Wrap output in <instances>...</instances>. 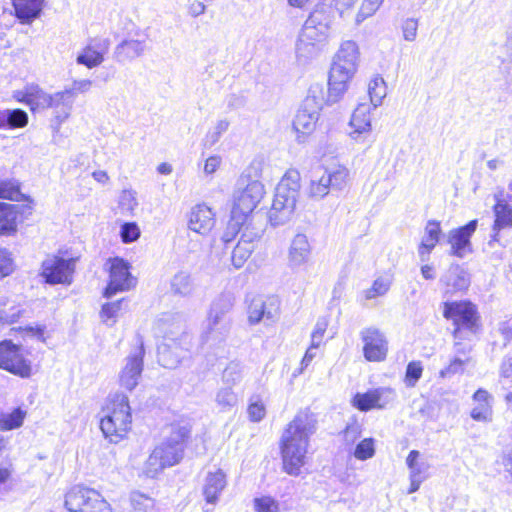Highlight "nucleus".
Returning <instances> with one entry per match:
<instances>
[{
    "instance_id": "nucleus-3",
    "label": "nucleus",
    "mask_w": 512,
    "mask_h": 512,
    "mask_svg": "<svg viewBox=\"0 0 512 512\" xmlns=\"http://www.w3.org/2000/svg\"><path fill=\"white\" fill-rule=\"evenodd\" d=\"M190 427L184 423H172L163 441L157 445L146 461L145 473L154 478L165 468L177 465L184 456Z\"/></svg>"
},
{
    "instance_id": "nucleus-23",
    "label": "nucleus",
    "mask_w": 512,
    "mask_h": 512,
    "mask_svg": "<svg viewBox=\"0 0 512 512\" xmlns=\"http://www.w3.org/2000/svg\"><path fill=\"white\" fill-rule=\"evenodd\" d=\"M477 223L474 219L464 226L449 231L447 243L451 245V255L463 258L467 253L472 252L470 238L477 228Z\"/></svg>"
},
{
    "instance_id": "nucleus-64",
    "label": "nucleus",
    "mask_w": 512,
    "mask_h": 512,
    "mask_svg": "<svg viewBox=\"0 0 512 512\" xmlns=\"http://www.w3.org/2000/svg\"><path fill=\"white\" fill-rule=\"evenodd\" d=\"M254 503L257 512H278V505L271 497L256 498Z\"/></svg>"
},
{
    "instance_id": "nucleus-1",
    "label": "nucleus",
    "mask_w": 512,
    "mask_h": 512,
    "mask_svg": "<svg viewBox=\"0 0 512 512\" xmlns=\"http://www.w3.org/2000/svg\"><path fill=\"white\" fill-rule=\"evenodd\" d=\"M317 416L309 409L300 410L283 431L280 449L283 469L297 476L306 463V454L311 436L317 430Z\"/></svg>"
},
{
    "instance_id": "nucleus-13",
    "label": "nucleus",
    "mask_w": 512,
    "mask_h": 512,
    "mask_svg": "<svg viewBox=\"0 0 512 512\" xmlns=\"http://www.w3.org/2000/svg\"><path fill=\"white\" fill-rule=\"evenodd\" d=\"M264 193V186L259 181H251L244 189L236 192L231 210L233 217L238 220L242 218L246 221L263 198Z\"/></svg>"
},
{
    "instance_id": "nucleus-36",
    "label": "nucleus",
    "mask_w": 512,
    "mask_h": 512,
    "mask_svg": "<svg viewBox=\"0 0 512 512\" xmlns=\"http://www.w3.org/2000/svg\"><path fill=\"white\" fill-rule=\"evenodd\" d=\"M419 456V451L411 450L406 458V464L410 470V477L426 480L429 476L428 470L430 466L427 462H418Z\"/></svg>"
},
{
    "instance_id": "nucleus-62",
    "label": "nucleus",
    "mask_w": 512,
    "mask_h": 512,
    "mask_svg": "<svg viewBox=\"0 0 512 512\" xmlns=\"http://www.w3.org/2000/svg\"><path fill=\"white\" fill-rule=\"evenodd\" d=\"M491 415L492 409L490 403L478 404L471 411V417L476 421H489L491 420Z\"/></svg>"
},
{
    "instance_id": "nucleus-24",
    "label": "nucleus",
    "mask_w": 512,
    "mask_h": 512,
    "mask_svg": "<svg viewBox=\"0 0 512 512\" xmlns=\"http://www.w3.org/2000/svg\"><path fill=\"white\" fill-rule=\"evenodd\" d=\"M110 41L105 38H97L91 42L78 54L76 62L87 68H94L104 61V55L108 52Z\"/></svg>"
},
{
    "instance_id": "nucleus-45",
    "label": "nucleus",
    "mask_w": 512,
    "mask_h": 512,
    "mask_svg": "<svg viewBox=\"0 0 512 512\" xmlns=\"http://www.w3.org/2000/svg\"><path fill=\"white\" fill-rule=\"evenodd\" d=\"M376 409H384L388 405L392 404L397 394L393 388L390 387H378L373 389Z\"/></svg>"
},
{
    "instance_id": "nucleus-41",
    "label": "nucleus",
    "mask_w": 512,
    "mask_h": 512,
    "mask_svg": "<svg viewBox=\"0 0 512 512\" xmlns=\"http://www.w3.org/2000/svg\"><path fill=\"white\" fill-rule=\"evenodd\" d=\"M26 412L21 408H15L11 413L2 414L0 417V430L9 431L22 426Z\"/></svg>"
},
{
    "instance_id": "nucleus-49",
    "label": "nucleus",
    "mask_w": 512,
    "mask_h": 512,
    "mask_svg": "<svg viewBox=\"0 0 512 512\" xmlns=\"http://www.w3.org/2000/svg\"><path fill=\"white\" fill-rule=\"evenodd\" d=\"M245 222L246 221L242 218H239V220L235 219L233 217V214L231 213V219L228 222L227 228L221 237V241L223 242L226 248H228L230 244H232L236 235L239 233L241 226H243Z\"/></svg>"
},
{
    "instance_id": "nucleus-61",
    "label": "nucleus",
    "mask_w": 512,
    "mask_h": 512,
    "mask_svg": "<svg viewBox=\"0 0 512 512\" xmlns=\"http://www.w3.org/2000/svg\"><path fill=\"white\" fill-rule=\"evenodd\" d=\"M381 3L377 0H364L357 14V21H363L372 16L380 7Z\"/></svg>"
},
{
    "instance_id": "nucleus-26",
    "label": "nucleus",
    "mask_w": 512,
    "mask_h": 512,
    "mask_svg": "<svg viewBox=\"0 0 512 512\" xmlns=\"http://www.w3.org/2000/svg\"><path fill=\"white\" fill-rule=\"evenodd\" d=\"M214 224V214L208 206L199 204L192 208L188 221L190 230L204 235L213 228Z\"/></svg>"
},
{
    "instance_id": "nucleus-33",
    "label": "nucleus",
    "mask_w": 512,
    "mask_h": 512,
    "mask_svg": "<svg viewBox=\"0 0 512 512\" xmlns=\"http://www.w3.org/2000/svg\"><path fill=\"white\" fill-rule=\"evenodd\" d=\"M28 124V114L19 108L0 109V129L13 130Z\"/></svg>"
},
{
    "instance_id": "nucleus-60",
    "label": "nucleus",
    "mask_w": 512,
    "mask_h": 512,
    "mask_svg": "<svg viewBox=\"0 0 512 512\" xmlns=\"http://www.w3.org/2000/svg\"><path fill=\"white\" fill-rule=\"evenodd\" d=\"M403 38L406 41L413 42L417 37L418 20L415 18H407L403 21L402 26Z\"/></svg>"
},
{
    "instance_id": "nucleus-53",
    "label": "nucleus",
    "mask_w": 512,
    "mask_h": 512,
    "mask_svg": "<svg viewBox=\"0 0 512 512\" xmlns=\"http://www.w3.org/2000/svg\"><path fill=\"white\" fill-rule=\"evenodd\" d=\"M138 206L136 192L133 190H123L119 196V207L123 213L132 214Z\"/></svg>"
},
{
    "instance_id": "nucleus-39",
    "label": "nucleus",
    "mask_w": 512,
    "mask_h": 512,
    "mask_svg": "<svg viewBox=\"0 0 512 512\" xmlns=\"http://www.w3.org/2000/svg\"><path fill=\"white\" fill-rule=\"evenodd\" d=\"M254 244L249 240H239L231 253V261L235 268H241L254 250Z\"/></svg>"
},
{
    "instance_id": "nucleus-42",
    "label": "nucleus",
    "mask_w": 512,
    "mask_h": 512,
    "mask_svg": "<svg viewBox=\"0 0 512 512\" xmlns=\"http://www.w3.org/2000/svg\"><path fill=\"white\" fill-rule=\"evenodd\" d=\"M237 401V395L230 386L220 388L215 396V402L221 411L231 410L237 404Z\"/></svg>"
},
{
    "instance_id": "nucleus-58",
    "label": "nucleus",
    "mask_w": 512,
    "mask_h": 512,
    "mask_svg": "<svg viewBox=\"0 0 512 512\" xmlns=\"http://www.w3.org/2000/svg\"><path fill=\"white\" fill-rule=\"evenodd\" d=\"M14 271V262L11 254L0 246V278L9 276Z\"/></svg>"
},
{
    "instance_id": "nucleus-38",
    "label": "nucleus",
    "mask_w": 512,
    "mask_h": 512,
    "mask_svg": "<svg viewBox=\"0 0 512 512\" xmlns=\"http://www.w3.org/2000/svg\"><path fill=\"white\" fill-rule=\"evenodd\" d=\"M50 94L45 93L37 85H28L25 87V95L27 99V105L30 106L31 110L37 108H45L47 101L50 99Z\"/></svg>"
},
{
    "instance_id": "nucleus-40",
    "label": "nucleus",
    "mask_w": 512,
    "mask_h": 512,
    "mask_svg": "<svg viewBox=\"0 0 512 512\" xmlns=\"http://www.w3.org/2000/svg\"><path fill=\"white\" fill-rule=\"evenodd\" d=\"M441 235L442 229L440 222L437 220H429L425 226L420 245H427L429 248L434 249L440 242Z\"/></svg>"
},
{
    "instance_id": "nucleus-52",
    "label": "nucleus",
    "mask_w": 512,
    "mask_h": 512,
    "mask_svg": "<svg viewBox=\"0 0 512 512\" xmlns=\"http://www.w3.org/2000/svg\"><path fill=\"white\" fill-rule=\"evenodd\" d=\"M505 28V41L502 45L505 57L502 62H512V10L507 15V20L504 23Z\"/></svg>"
},
{
    "instance_id": "nucleus-10",
    "label": "nucleus",
    "mask_w": 512,
    "mask_h": 512,
    "mask_svg": "<svg viewBox=\"0 0 512 512\" xmlns=\"http://www.w3.org/2000/svg\"><path fill=\"white\" fill-rule=\"evenodd\" d=\"M348 175V169L342 166L333 170L316 169L311 176L308 189L309 197L320 200L328 195L330 190H342L346 185Z\"/></svg>"
},
{
    "instance_id": "nucleus-46",
    "label": "nucleus",
    "mask_w": 512,
    "mask_h": 512,
    "mask_svg": "<svg viewBox=\"0 0 512 512\" xmlns=\"http://www.w3.org/2000/svg\"><path fill=\"white\" fill-rule=\"evenodd\" d=\"M352 405L362 412L370 411L376 408L373 389L365 393H356L351 401Z\"/></svg>"
},
{
    "instance_id": "nucleus-9",
    "label": "nucleus",
    "mask_w": 512,
    "mask_h": 512,
    "mask_svg": "<svg viewBox=\"0 0 512 512\" xmlns=\"http://www.w3.org/2000/svg\"><path fill=\"white\" fill-rule=\"evenodd\" d=\"M64 505L69 512H111L109 503L98 491L81 485L66 493Z\"/></svg>"
},
{
    "instance_id": "nucleus-6",
    "label": "nucleus",
    "mask_w": 512,
    "mask_h": 512,
    "mask_svg": "<svg viewBox=\"0 0 512 512\" xmlns=\"http://www.w3.org/2000/svg\"><path fill=\"white\" fill-rule=\"evenodd\" d=\"M132 416L128 397L117 393L109 401L100 428L110 442L118 443L131 428Z\"/></svg>"
},
{
    "instance_id": "nucleus-55",
    "label": "nucleus",
    "mask_w": 512,
    "mask_h": 512,
    "mask_svg": "<svg viewBox=\"0 0 512 512\" xmlns=\"http://www.w3.org/2000/svg\"><path fill=\"white\" fill-rule=\"evenodd\" d=\"M229 125L230 123L226 119H221L217 121L214 128L206 134L205 145L213 146L214 144H216L219 141L222 134L228 130Z\"/></svg>"
},
{
    "instance_id": "nucleus-27",
    "label": "nucleus",
    "mask_w": 512,
    "mask_h": 512,
    "mask_svg": "<svg viewBox=\"0 0 512 512\" xmlns=\"http://www.w3.org/2000/svg\"><path fill=\"white\" fill-rule=\"evenodd\" d=\"M45 0H12L16 18L22 24H31L40 17Z\"/></svg>"
},
{
    "instance_id": "nucleus-28",
    "label": "nucleus",
    "mask_w": 512,
    "mask_h": 512,
    "mask_svg": "<svg viewBox=\"0 0 512 512\" xmlns=\"http://www.w3.org/2000/svg\"><path fill=\"white\" fill-rule=\"evenodd\" d=\"M146 48L144 40L125 39L114 50V58L119 63L130 62L143 55Z\"/></svg>"
},
{
    "instance_id": "nucleus-63",
    "label": "nucleus",
    "mask_w": 512,
    "mask_h": 512,
    "mask_svg": "<svg viewBox=\"0 0 512 512\" xmlns=\"http://www.w3.org/2000/svg\"><path fill=\"white\" fill-rule=\"evenodd\" d=\"M464 368L465 361L462 360L461 358L456 357L450 362V364L446 368L440 371V377L447 378L451 377L452 375L462 373L464 371Z\"/></svg>"
},
{
    "instance_id": "nucleus-25",
    "label": "nucleus",
    "mask_w": 512,
    "mask_h": 512,
    "mask_svg": "<svg viewBox=\"0 0 512 512\" xmlns=\"http://www.w3.org/2000/svg\"><path fill=\"white\" fill-rule=\"evenodd\" d=\"M496 203L493 207L495 216L491 240L499 242V233L501 230L512 227V205L498 195H495Z\"/></svg>"
},
{
    "instance_id": "nucleus-57",
    "label": "nucleus",
    "mask_w": 512,
    "mask_h": 512,
    "mask_svg": "<svg viewBox=\"0 0 512 512\" xmlns=\"http://www.w3.org/2000/svg\"><path fill=\"white\" fill-rule=\"evenodd\" d=\"M362 426L357 420L352 419L347 423L343 431V437L347 444H353L361 435Z\"/></svg>"
},
{
    "instance_id": "nucleus-16",
    "label": "nucleus",
    "mask_w": 512,
    "mask_h": 512,
    "mask_svg": "<svg viewBox=\"0 0 512 512\" xmlns=\"http://www.w3.org/2000/svg\"><path fill=\"white\" fill-rule=\"evenodd\" d=\"M248 322L256 325L264 321L266 325L275 323L280 315V300L276 296L253 298L248 306Z\"/></svg>"
},
{
    "instance_id": "nucleus-2",
    "label": "nucleus",
    "mask_w": 512,
    "mask_h": 512,
    "mask_svg": "<svg viewBox=\"0 0 512 512\" xmlns=\"http://www.w3.org/2000/svg\"><path fill=\"white\" fill-rule=\"evenodd\" d=\"M158 325L164 332V341L158 346V362L174 369L189 356L191 336L185 332L184 317L180 313L163 315Z\"/></svg>"
},
{
    "instance_id": "nucleus-5",
    "label": "nucleus",
    "mask_w": 512,
    "mask_h": 512,
    "mask_svg": "<svg viewBox=\"0 0 512 512\" xmlns=\"http://www.w3.org/2000/svg\"><path fill=\"white\" fill-rule=\"evenodd\" d=\"M233 305L234 299L230 294H221L213 300L207 317V327L201 337L203 343L216 346L226 340L232 327L230 312Z\"/></svg>"
},
{
    "instance_id": "nucleus-18",
    "label": "nucleus",
    "mask_w": 512,
    "mask_h": 512,
    "mask_svg": "<svg viewBox=\"0 0 512 512\" xmlns=\"http://www.w3.org/2000/svg\"><path fill=\"white\" fill-rule=\"evenodd\" d=\"M145 348L142 341L130 352L125 359V365L122 368L119 381L125 389L132 391L139 383L143 371V359Z\"/></svg>"
},
{
    "instance_id": "nucleus-17",
    "label": "nucleus",
    "mask_w": 512,
    "mask_h": 512,
    "mask_svg": "<svg viewBox=\"0 0 512 512\" xmlns=\"http://www.w3.org/2000/svg\"><path fill=\"white\" fill-rule=\"evenodd\" d=\"M363 342V355L367 361H384L388 353V340L385 334L376 327H367L360 331Z\"/></svg>"
},
{
    "instance_id": "nucleus-31",
    "label": "nucleus",
    "mask_w": 512,
    "mask_h": 512,
    "mask_svg": "<svg viewBox=\"0 0 512 512\" xmlns=\"http://www.w3.org/2000/svg\"><path fill=\"white\" fill-rule=\"evenodd\" d=\"M322 44L319 41L303 37V34L300 32L295 48L297 60L302 64H306L311 59L317 57L321 52Z\"/></svg>"
},
{
    "instance_id": "nucleus-11",
    "label": "nucleus",
    "mask_w": 512,
    "mask_h": 512,
    "mask_svg": "<svg viewBox=\"0 0 512 512\" xmlns=\"http://www.w3.org/2000/svg\"><path fill=\"white\" fill-rule=\"evenodd\" d=\"M0 369L20 378L32 375V362L28 359L20 345L12 340L0 341Z\"/></svg>"
},
{
    "instance_id": "nucleus-51",
    "label": "nucleus",
    "mask_w": 512,
    "mask_h": 512,
    "mask_svg": "<svg viewBox=\"0 0 512 512\" xmlns=\"http://www.w3.org/2000/svg\"><path fill=\"white\" fill-rule=\"evenodd\" d=\"M375 454V446L373 438H365L360 441L354 450V456L358 460H367L374 456Z\"/></svg>"
},
{
    "instance_id": "nucleus-59",
    "label": "nucleus",
    "mask_w": 512,
    "mask_h": 512,
    "mask_svg": "<svg viewBox=\"0 0 512 512\" xmlns=\"http://www.w3.org/2000/svg\"><path fill=\"white\" fill-rule=\"evenodd\" d=\"M327 326H328V322L325 318H320L317 320L314 330L311 334L312 348L320 347V345L322 343L323 336L326 332Z\"/></svg>"
},
{
    "instance_id": "nucleus-14",
    "label": "nucleus",
    "mask_w": 512,
    "mask_h": 512,
    "mask_svg": "<svg viewBox=\"0 0 512 512\" xmlns=\"http://www.w3.org/2000/svg\"><path fill=\"white\" fill-rule=\"evenodd\" d=\"M41 275L51 285L70 284L75 270V260L58 256L48 257L42 262Z\"/></svg>"
},
{
    "instance_id": "nucleus-34",
    "label": "nucleus",
    "mask_w": 512,
    "mask_h": 512,
    "mask_svg": "<svg viewBox=\"0 0 512 512\" xmlns=\"http://www.w3.org/2000/svg\"><path fill=\"white\" fill-rule=\"evenodd\" d=\"M352 78L339 76L329 71L328 79V95L326 103L329 105L335 104L344 96L348 88V83Z\"/></svg>"
},
{
    "instance_id": "nucleus-35",
    "label": "nucleus",
    "mask_w": 512,
    "mask_h": 512,
    "mask_svg": "<svg viewBox=\"0 0 512 512\" xmlns=\"http://www.w3.org/2000/svg\"><path fill=\"white\" fill-rule=\"evenodd\" d=\"M194 289V281L187 271L177 272L170 280V290L176 296L189 297Z\"/></svg>"
},
{
    "instance_id": "nucleus-47",
    "label": "nucleus",
    "mask_w": 512,
    "mask_h": 512,
    "mask_svg": "<svg viewBox=\"0 0 512 512\" xmlns=\"http://www.w3.org/2000/svg\"><path fill=\"white\" fill-rule=\"evenodd\" d=\"M391 286V282L388 279L379 277L374 280L372 286L369 289L363 291V295L366 300H371L379 296L385 295Z\"/></svg>"
},
{
    "instance_id": "nucleus-20",
    "label": "nucleus",
    "mask_w": 512,
    "mask_h": 512,
    "mask_svg": "<svg viewBox=\"0 0 512 512\" xmlns=\"http://www.w3.org/2000/svg\"><path fill=\"white\" fill-rule=\"evenodd\" d=\"M372 108L373 106L369 103H360L354 110L350 120L352 128L350 137L358 143L366 144L367 147H370L374 142L371 136L370 112Z\"/></svg>"
},
{
    "instance_id": "nucleus-7",
    "label": "nucleus",
    "mask_w": 512,
    "mask_h": 512,
    "mask_svg": "<svg viewBox=\"0 0 512 512\" xmlns=\"http://www.w3.org/2000/svg\"><path fill=\"white\" fill-rule=\"evenodd\" d=\"M336 12L334 0L319 2L301 29L303 37L324 43L329 36Z\"/></svg>"
},
{
    "instance_id": "nucleus-37",
    "label": "nucleus",
    "mask_w": 512,
    "mask_h": 512,
    "mask_svg": "<svg viewBox=\"0 0 512 512\" xmlns=\"http://www.w3.org/2000/svg\"><path fill=\"white\" fill-rule=\"evenodd\" d=\"M368 94L370 97V103L373 106V109L377 108L382 104L383 99L387 94V87L384 79L377 75L368 85Z\"/></svg>"
},
{
    "instance_id": "nucleus-12",
    "label": "nucleus",
    "mask_w": 512,
    "mask_h": 512,
    "mask_svg": "<svg viewBox=\"0 0 512 512\" xmlns=\"http://www.w3.org/2000/svg\"><path fill=\"white\" fill-rule=\"evenodd\" d=\"M443 316L454 325V337H460L462 329L475 332L478 323L476 306L470 301H452L444 303Z\"/></svg>"
},
{
    "instance_id": "nucleus-22",
    "label": "nucleus",
    "mask_w": 512,
    "mask_h": 512,
    "mask_svg": "<svg viewBox=\"0 0 512 512\" xmlns=\"http://www.w3.org/2000/svg\"><path fill=\"white\" fill-rule=\"evenodd\" d=\"M470 282L469 273L458 264H451L439 280L443 286L444 297H451L458 292L466 291Z\"/></svg>"
},
{
    "instance_id": "nucleus-44",
    "label": "nucleus",
    "mask_w": 512,
    "mask_h": 512,
    "mask_svg": "<svg viewBox=\"0 0 512 512\" xmlns=\"http://www.w3.org/2000/svg\"><path fill=\"white\" fill-rule=\"evenodd\" d=\"M242 379V365L239 362L231 361L222 373V382L226 386H234Z\"/></svg>"
},
{
    "instance_id": "nucleus-30",
    "label": "nucleus",
    "mask_w": 512,
    "mask_h": 512,
    "mask_svg": "<svg viewBox=\"0 0 512 512\" xmlns=\"http://www.w3.org/2000/svg\"><path fill=\"white\" fill-rule=\"evenodd\" d=\"M226 486L225 474L218 470L214 473H208L203 487V494L207 503L214 504L218 496Z\"/></svg>"
},
{
    "instance_id": "nucleus-21",
    "label": "nucleus",
    "mask_w": 512,
    "mask_h": 512,
    "mask_svg": "<svg viewBox=\"0 0 512 512\" xmlns=\"http://www.w3.org/2000/svg\"><path fill=\"white\" fill-rule=\"evenodd\" d=\"M73 103V90L57 92L51 95L47 101L45 108H52L54 114L50 124L54 141H56V134L59 132L61 124L70 116Z\"/></svg>"
},
{
    "instance_id": "nucleus-54",
    "label": "nucleus",
    "mask_w": 512,
    "mask_h": 512,
    "mask_svg": "<svg viewBox=\"0 0 512 512\" xmlns=\"http://www.w3.org/2000/svg\"><path fill=\"white\" fill-rule=\"evenodd\" d=\"M0 198L11 201H20L23 194L18 185L11 181H0Z\"/></svg>"
},
{
    "instance_id": "nucleus-15",
    "label": "nucleus",
    "mask_w": 512,
    "mask_h": 512,
    "mask_svg": "<svg viewBox=\"0 0 512 512\" xmlns=\"http://www.w3.org/2000/svg\"><path fill=\"white\" fill-rule=\"evenodd\" d=\"M359 56V48L356 42L344 41L333 58L330 72L353 78L358 68Z\"/></svg>"
},
{
    "instance_id": "nucleus-19",
    "label": "nucleus",
    "mask_w": 512,
    "mask_h": 512,
    "mask_svg": "<svg viewBox=\"0 0 512 512\" xmlns=\"http://www.w3.org/2000/svg\"><path fill=\"white\" fill-rule=\"evenodd\" d=\"M129 269V263L121 258L110 260V280L104 290V297L110 298L117 292L127 291L134 286V279Z\"/></svg>"
},
{
    "instance_id": "nucleus-43",
    "label": "nucleus",
    "mask_w": 512,
    "mask_h": 512,
    "mask_svg": "<svg viewBox=\"0 0 512 512\" xmlns=\"http://www.w3.org/2000/svg\"><path fill=\"white\" fill-rule=\"evenodd\" d=\"M130 501L136 512H158L154 499L143 493L132 492Z\"/></svg>"
},
{
    "instance_id": "nucleus-32",
    "label": "nucleus",
    "mask_w": 512,
    "mask_h": 512,
    "mask_svg": "<svg viewBox=\"0 0 512 512\" xmlns=\"http://www.w3.org/2000/svg\"><path fill=\"white\" fill-rule=\"evenodd\" d=\"M20 205L0 202V235H9L17 229Z\"/></svg>"
},
{
    "instance_id": "nucleus-29",
    "label": "nucleus",
    "mask_w": 512,
    "mask_h": 512,
    "mask_svg": "<svg viewBox=\"0 0 512 512\" xmlns=\"http://www.w3.org/2000/svg\"><path fill=\"white\" fill-rule=\"evenodd\" d=\"M310 244L306 235L297 234L290 245L289 248V265L291 267H299L307 262L310 255Z\"/></svg>"
},
{
    "instance_id": "nucleus-4",
    "label": "nucleus",
    "mask_w": 512,
    "mask_h": 512,
    "mask_svg": "<svg viewBox=\"0 0 512 512\" xmlns=\"http://www.w3.org/2000/svg\"><path fill=\"white\" fill-rule=\"evenodd\" d=\"M300 179V173L295 169H290L276 186L268 213L271 225L280 226L291 220L299 197Z\"/></svg>"
},
{
    "instance_id": "nucleus-50",
    "label": "nucleus",
    "mask_w": 512,
    "mask_h": 512,
    "mask_svg": "<svg viewBox=\"0 0 512 512\" xmlns=\"http://www.w3.org/2000/svg\"><path fill=\"white\" fill-rule=\"evenodd\" d=\"M247 413L252 422H260L266 415V408L258 395L250 398Z\"/></svg>"
},
{
    "instance_id": "nucleus-8",
    "label": "nucleus",
    "mask_w": 512,
    "mask_h": 512,
    "mask_svg": "<svg viewBox=\"0 0 512 512\" xmlns=\"http://www.w3.org/2000/svg\"><path fill=\"white\" fill-rule=\"evenodd\" d=\"M324 102L322 87L312 85L293 120L297 133L308 135L314 130Z\"/></svg>"
},
{
    "instance_id": "nucleus-56",
    "label": "nucleus",
    "mask_w": 512,
    "mask_h": 512,
    "mask_svg": "<svg viewBox=\"0 0 512 512\" xmlns=\"http://www.w3.org/2000/svg\"><path fill=\"white\" fill-rule=\"evenodd\" d=\"M120 235L124 243H132L140 237V229L135 222H127L121 226Z\"/></svg>"
},
{
    "instance_id": "nucleus-48",
    "label": "nucleus",
    "mask_w": 512,
    "mask_h": 512,
    "mask_svg": "<svg viewBox=\"0 0 512 512\" xmlns=\"http://www.w3.org/2000/svg\"><path fill=\"white\" fill-rule=\"evenodd\" d=\"M423 373V366L420 361H411L406 366L404 383L406 387H415Z\"/></svg>"
}]
</instances>
